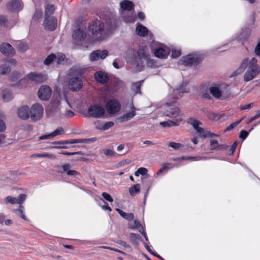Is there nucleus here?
I'll return each instance as SVG.
<instances>
[{"label": "nucleus", "mask_w": 260, "mask_h": 260, "mask_svg": "<svg viewBox=\"0 0 260 260\" xmlns=\"http://www.w3.org/2000/svg\"><path fill=\"white\" fill-rule=\"evenodd\" d=\"M43 115H30V120L29 122H35L40 120L42 118Z\"/></svg>", "instance_id": "nucleus-42"}, {"label": "nucleus", "mask_w": 260, "mask_h": 260, "mask_svg": "<svg viewBox=\"0 0 260 260\" xmlns=\"http://www.w3.org/2000/svg\"><path fill=\"white\" fill-rule=\"evenodd\" d=\"M68 176H75L79 175L80 173L76 170H69L67 173Z\"/></svg>", "instance_id": "nucleus-64"}, {"label": "nucleus", "mask_w": 260, "mask_h": 260, "mask_svg": "<svg viewBox=\"0 0 260 260\" xmlns=\"http://www.w3.org/2000/svg\"><path fill=\"white\" fill-rule=\"evenodd\" d=\"M169 164L165 163L162 165V167L156 173L157 175H160L164 171H168L169 169L168 167Z\"/></svg>", "instance_id": "nucleus-46"}, {"label": "nucleus", "mask_w": 260, "mask_h": 260, "mask_svg": "<svg viewBox=\"0 0 260 260\" xmlns=\"http://www.w3.org/2000/svg\"><path fill=\"white\" fill-rule=\"evenodd\" d=\"M174 102H171V103H167L166 104V106L169 108L170 111H168V112L170 114H175L177 113L180 112V109L177 107L175 106L174 105Z\"/></svg>", "instance_id": "nucleus-20"}, {"label": "nucleus", "mask_w": 260, "mask_h": 260, "mask_svg": "<svg viewBox=\"0 0 260 260\" xmlns=\"http://www.w3.org/2000/svg\"><path fill=\"white\" fill-rule=\"evenodd\" d=\"M98 51H99L100 57L101 59H104L108 54V51L107 50H104L102 51L98 50Z\"/></svg>", "instance_id": "nucleus-54"}, {"label": "nucleus", "mask_w": 260, "mask_h": 260, "mask_svg": "<svg viewBox=\"0 0 260 260\" xmlns=\"http://www.w3.org/2000/svg\"><path fill=\"white\" fill-rule=\"evenodd\" d=\"M44 25L46 29L54 30L57 27V19L54 17H45Z\"/></svg>", "instance_id": "nucleus-8"}, {"label": "nucleus", "mask_w": 260, "mask_h": 260, "mask_svg": "<svg viewBox=\"0 0 260 260\" xmlns=\"http://www.w3.org/2000/svg\"><path fill=\"white\" fill-rule=\"evenodd\" d=\"M135 115H122L120 117L116 118V123H122L131 120Z\"/></svg>", "instance_id": "nucleus-26"}, {"label": "nucleus", "mask_w": 260, "mask_h": 260, "mask_svg": "<svg viewBox=\"0 0 260 260\" xmlns=\"http://www.w3.org/2000/svg\"><path fill=\"white\" fill-rule=\"evenodd\" d=\"M97 140L96 137L84 139V143L90 144L95 142Z\"/></svg>", "instance_id": "nucleus-62"}, {"label": "nucleus", "mask_w": 260, "mask_h": 260, "mask_svg": "<svg viewBox=\"0 0 260 260\" xmlns=\"http://www.w3.org/2000/svg\"><path fill=\"white\" fill-rule=\"evenodd\" d=\"M84 117L87 118H90L91 117H94L96 118H106L107 117V115H83Z\"/></svg>", "instance_id": "nucleus-47"}, {"label": "nucleus", "mask_w": 260, "mask_h": 260, "mask_svg": "<svg viewBox=\"0 0 260 260\" xmlns=\"http://www.w3.org/2000/svg\"><path fill=\"white\" fill-rule=\"evenodd\" d=\"M2 96L4 101L8 102L12 99V94L8 90L5 89L2 91Z\"/></svg>", "instance_id": "nucleus-28"}, {"label": "nucleus", "mask_w": 260, "mask_h": 260, "mask_svg": "<svg viewBox=\"0 0 260 260\" xmlns=\"http://www.w3.org/2000/svg\"><path fill=\"white\" fill-rule=\"evenodd\" d=\"M182 121L181 119H176L174 120H168L166 121H162L159 123V124L163 127H170L173 126H178L180 124V123Z\"/></svg>", "instance_id": "nucleus-13"}, {"label": "nucleus", "mask_w": 260, "mask_h": 260, "mask_svg": "<svg viewBox=\"0 0 260 260\" xmlns=\"http://www.w3.org/2000/svg\"><path fill=\"white\" fill-rule=\"evenodd\" d=\"M24 209V208L23 206L20 205L19 208L18 209L16 210V212L18 215H19L22 218H23V219H24L25 220H27V219L23 213Z\"/></svg>", "instance_id": "nucleus-36"}, {"label": "nucleus", "mask_w": 260, "mask_h": 260, "mask_svg": "<svg viewBox=\"0 0 260 260\" xmlns=\"http://www.w3.org/2000/svg\"><path fill=\"white\" fill-rule=\"evenodd\" d=\"M169 146L173 148L175 150H178L182 146V144L178 143L171 142L169 144Z\"/></svg>", "instance_id": "nucleus-45"}, {"label": "nucleus", "mask_w": 260, "mask_h": 260, "mask_svg": "<svg viewBox=\"0 0 260 260\" xmlns=\"http://www.w3.org/2000/svg\"><path fill=\"white\" fill-rule=\"evenodd\" d=\"M0 51L2 53L7 56H13L15 53V50L9 43H4L0 46Z\"/></svg>", "instance_id": "nucleus-9"}, {"label": "nucleus", "mask_w": 260, "mask_h": 260, "mask_svg": "<svg viewBox=\"0 0 260 260\" xmlns=\"http://www.w3.org/2000/svg\"><path fill=\"white\" fill-rule=\"evenodd\" d=\"M88 112L89 114H105V110L101 106L95 105L88 108Z\"/></svg>", "instance_id": "nucleus-14"}, {"label": "nucleus", "mask_w": 260, "mask_h": 260, "mask_svg": "<svg viewBox=\"0 0 260 260\" xmlns=\"http://www.w3.org/2000/svg\"><path fill=\"white\" fill-rule=\"evenodd\" d=\"M69 88L73 91H76L80 89L82 86V82L81 79L78 77H74L69 81Z\"/></svg>", "instance_id": "nucleus-7"}, {"label": "nucleus", "mask_w": 260, "mask_h": 260, "mask_svg": "<svg viewBox=\"0 0 260 260\" xmlns=\"http://www.w3.org/2000/svg\"><path fill=\"white\" fill-rule=\"evenodd\" d=\"M38 93L40 99L47 101L51 97L52 90L48 86L43 85L40 87Z\"/></svg>", "instance_id": "nucleus-5"}, {"label": "nucleus", "mask_w": 260, "mask_h": 260, "mask_svg": "<svg viewBox=\"0 0 260 260\" xmlns=\"http://www.w3.org/2000/svg\"><path fill=\"white\" fill-rule=\"evenodd\" d=\"M94 77L97 82L102 84L106 83L109 80L108 75L101 71L96 72Z\"/></svg>", "instance_id": "nucleus-12"}, {"label": "nucleus", "mask_w": 260, "mask_h": 260, "mask_svg": "<svg viewBox=\"0 0 260 260\" xmlns=\"http://www.w3.org/2000/svg\"><path fill=\"white\" fill-rule=\"evenodd\" d=\"M104 123V120H97L93 122V124L95 126V128L96 129L102 131Z\"/></svg>", "instance_id": "nucleus-31"}, {"label": "nucleus", "mask_w": 260, "mask_h": 260, "mask_svg": "<svg viewBox=\"0 0 260 260\" xmlns=\"http://www.w3.org/2000/svg\"><path fill=\"white\" fill-rule=\"evenodd\" d=\"M6 129V126L5 122L0 119V133H2L5 131Z\"/></svg>", "instance_id": "nucleus-60"}, {"label": "nucleus", "mask_w": 260, "mask_h": 260, "mask_svg": "<svg viewBox=\"0 0 260 260\" xmlns=\"http://www.w3.org/2000/svg\"><path fill=\"white\" fill-rule=\"evenodd\" d=\"M199 120L195 119L193 117H190L187 119V123L190 124L191 125L194 126L199 121Z\"/></svg>", "instance_id": "nucleus-52"}, {"label": "nucleus", "mask_w": 260, "mask_h": 260, "mask_svg": "<svg viewBox=\"0 0 260 260\" xmlns=\"http://www.w3.org/2000/svg\"><path fill=\"white\" fill-rule=\"evenodd\" d=\"M208 118L212 121H217L219 120L223 115H208Z\"/></svg>", "instance_id": "nucleus-51"}, {"label": "nucleus", "mask_w": 260, "mask_h": 260, "mask_svg": "<svg viewBox=\"0 0 260 260\" xmlns=\"http://www.w3.org/2000/svg\"><path fill=\"white\" fill-rule=\"evenodd\" d=\"M229 147H230L229 146H228L227 145L221 144V145H219L217 150H221V151L227 150H228Z\"/></svg>", "instance_id": "nucleus-63"}, {"label": "nucleus", "mask_w": 260, "mask_h": 260, "mask_svg": "<svg viewBox=\"0 0 260 260\" xmlns=\"http://www.w3.org/2000/svg\"><path fill=\"white\" fill-rule=\"evenodd\" d=\"M26 78L36 83H41L47 80V76L41 73L31 72L26 75Z\"/></svg>", "instance_id": "nucleus-4"}, {"label": "nucleus", "mask_w": 260, "mask_h": 260, "mask_svg": "<svg viewBox=\"0 0 260 260\" xmlns=\"http://www.w3.org/2000/svg\"><path fill=\"white\" fill-rule=\"evenodd\" d=\"M181 55L180 50H172L171 56L173 58H177Z\"/></svg>", "instance_id": "nucleus-58"}, {"label": "nucleus", "mask_w": 260, "mask_h": 260, "mask_svg": "<svg viewBox=\"0 0 260 260\" xmlns=\"http://www.w3.org/2000/svg\"><path fill=\"white\" fill-rule=\"evenodd\" d=\"M210 146H211V148H210L211 150L217 149V148L219 146L218 141L216 140H211L210 141Z\"/></svg>", "instance_id": "nucleus-43"}, {"label": "nucleus", "mask_w": 260, "mask_h": 260, "mask_svg": "<svg viewBox=\"0 0 260 260\" xmlns=\"http://www.w3.org/2000/svg\"><path fill=\"white\" fill-rule=\"evenodd\" d=\"M28 48V46L27 44H20L19 45L18 49L21 52H24L27 50Z\"/></svg>", "instance_id": "nucleus-56"}, {"label": "nucleus", "mask_w": 260, "mask_h": 260, "mask_svg": "<svg viewBox=\"0 0 260 260\" xmlns=\"http://www.w3.org/2000/svg\"><path fill=\"white\" fill-rule=\"evenodd\" d=\"M243 118H242L234 122L231 123L230 125H229L228 126L226 127V128L224 130V132L230 131L233 129L234 127H235L242 120Z\"/></svg>", "instance_id": "nucleus-33"}, {"label": "nucleus", "mask_w": 260, "mask_h": 260, "mask_svg": "<svg viewBox=\"0 0 260 260\" xmlns=\"http://www.w3.org/2000/svg\"><path fill=\"white\" fill-rule=\"evenodd\" d=\"M88 30L93 36L96 37L98 40H102L103 38H101L99 35H101L104 30V23L98 20H96L91 22L88 26Z\"/></svg>", "instance_id": "nucleus-2"}, {"label": "nucleus", "mask_w": 260, "mask_h": 260, "mask_svg": "<svg viewBox=\"0 0 260 260\" xmlns=\"http://www.w3.org/2000/svg\"><path fill=\"white\" fill-rule=\"evenodd\" d=\"M154 53L156 57L159 58H165L167 56V52L164 49L162 48H159L155 49Z\"/></svg>", "instance_id": "nucleus-24"}, {"label": "nucleus", "mask_w": 260, "mask_h": 260, "mask_svg": "<svg viewBox=\"0 0 260 260\" xmlns=\"http://www.w3.org/2000/svg\"><path fill=\"white\" fill-rule=\"evenodd\" d=\"M137 54L140 59H148V57H149V54L148 53L147 49L145 48L139 49Z\"/></svg>", "instance_id": "nucleus-22"}, {"label": "nucleus", "mask_w": 260, "mask_h": 260, "mask_svg": "<svg viewBox=\"0 0 260 260\" xmlns=\"http://www.w3.org/2000/svg\"><path fill=\"white\" fill-rule=\"evenodd\" d=\"M5 200L8 203H10L11 204H17V200L16 198H13L11 196H8L5 199Z\"/></svg>", "instance_id": "nucleus-44"}, {"label": "nucleus", "mask_w": 260, "mask_h": 260, "mask_svg": "<svg viewBox=\"0 0 260 260\" xmlns=\"http://www.w3.org/2000/svg\"><path fill=\"white\" fill-rule=\"evenodd\" d=\"M86 36L85 31L82 29L79 28L74 31L72 35L73 39L77 42H80L83 40Z\"/></svg>", "instance_id": "nucleus-11"}, {"label": "nucleus", "mask_w": 260, "mask_h": 260, "mask_svg": "<svg viewBox=\"0 0 260 260\" xmlns=\"http://www.w3.org/2000/svg\"><path fill=\"white\" fill-rule=\"evenodd\" d=\"M249 134V132L245 130H242L239 134V138L243 140L246 139Z\"/></svg>", "instance_id": "nucleus-48"}, {"label": "nucleus", "mask_w": 260, "mask_h": 260, "mask_svg": "<svg viewBox=\"0 0 260 260\" xmlns=\"http://www.w3.org/2000/svg\"><path fill=\"white\" fill-rule=\"evenodd\" d=\"M90 60L91 61H95L100 58L99 55V51L98 50L93 51L89 56Z\"/></svg>", "instance_id": "nucleus-34"}, {"label": "nucleus", "mask_w": 260, "mask_h": 260, "mask_svg": "<svg viewBox=\"0 0 260 260\" xmlns=\"http://www.w3.org/2000/svg\"><path fill=\"white\" fill-rule=\"evenodd\" d=\"M136 32L139 36L144 37L147 35L148 29L145 26L139 25L136 28Z\"/></svg>", "instance_id": "nucleus-21"}, {"label": "nucleus", "mask_w": 260, "mask_h": 260, "mask_svg": "<svg viewBox=\"0 0 260 260\" xmlns=\"http://www.w3.org/2000/svg\"><path fill=\"white\" fill-rule=\"evenodd\" d=\"M64 133V129L62 127H58L54 131L52 132L51 135L52 137H54L57 135H60Z\"/></svg>", "instance_id": "nucleus-38"}, {"label": "nucleus", "mask_w": 260, "mask_h": 260, "mask_svg": "<svg viewBox=\"0 0 260 260\" xmlns=\"http://www.w3.org/2000/svg\"><path fill=\"white\" fill-rule=\"evenodd\" d=\"M21 75L20 72H14L10 76V80L12 81H15L16 80L19 79Z\"/></svg>", "instance_id": "nucleus-40"}, {"label": "nucleus", "mask_w": 260, "mask_h": 260, "mask_svg": "<svg viewBox=\"0 0 260 260\" xmlns=\"http://www.w3.org/2000/svg\"><path fill=\"white\" fill-rule=\"evenodd\" d=\"M140 172V175L144 176L147 174L148 170L146 168L144 167H141L138 169Z\"/></svg>", "instance_id": "nucleus-61"}, {"label": "nucleus", "mask_w": 260, "mask_h": 260, "mask_svg": "<svg viewBox=\"0 0 260 260\" xmlns=\"http://www.w3.org/2000/svg\"><path fill=\"white\" fill-rule=\"evenodd\" d=\"M130 239L134 244L137 246L139 245V240L143 241L141 237L139 234L135 233H131L130 234Z\"/></svg>", "instance_id": "nucleus-27"}, {"label": "nucleus", "mask_w": 260, "mask_h": 260, "mask_svg": "<svg viewBox=\"0 0 260 260\" xmlns=\"http://www.w3.org/2000/svg\"><path fill=\"white\" fill-rule=\"evenodd\" d=\"M115 210L120 214V215L123 218L127 220H132L134 219V215L133 213H127L123 212L122 210L119 208H116Z\"/></svg>", "instance_id": "nucleus-17"}, {"label": "nucleus", "mask_w": 260, "mask_h": 260, "mask_svg": "<svg viewBox=\"0 0 260 260\" xmlns=\"http://www.w3.org/2000/svg\"><path fill=\"white\" fill-rule=\"evenodd\" d=\"M213 137H219L218 135L211 133L209 131L205 132V134H203L201 136L202 138H212Z\"/></svg>", "instance_id": "nucleus-41"}, {"label": "nucleus", "mask_w": 260, "mask_h": 260, "mask_svg": "<svg viewBox=\"0 0 260 260\" xmlns=\"http://www.w3.org/2000/svg\"><path fill=\"white\" fill-rule=\"evenodd\" d=\"M30 112V114H43L44 109L41 104L36 103L31 106Z\"/></svg>", "instance_id": "nucleus-15"}, {"label": "nucleus", "mask_w": 260, "mask_h": 260, "mask_svg": "<svg viewBox=\"0 0 260 260\" xmlns=\"http://www.w3.org/2000/svg\"><path fill=\"white\" fill-rule=\"evenodd\" d=\"M26 198V195L25 194H20L18 198H17V204L21 205L22 204Z\"/></svg>", "instance_id": "nucleus-49"}, {"label": "nucleus", "mask_w": 260, "mask_h": 260, "mask_svg": "<svg viewBox=\"0 0 260 260\" xmlns=\"http://www.w3.org/2000/svg\"><path fill=\"white\" fill-rule=\"evenodd\" d=\"M29 111L30 109L27 105H22L17 109L18 114H27Z\"/></svg>", "instance_id": "nucleus-30"}, {"label": "nucleus", "mask_w": 260, "mask_h": 260, "mask_svg": "<svg viewBox=\"0 0 260 260\" xmlns=\"http://www.w3.org/2000/svg\"><path fill=\"white\" fill-rule=\"evenodd\" d=\"M32 156H37L39 157H46L51 159L56 158L55 156L51 153H36L32 155Z\"/></svg>", "instance_id": "nucleus-29"}, {"label": "nucleus", "mask_w": 260, "mask_h": 260, "mask_svg": "<svg viewBox=\"0 0 260 260\" xmlns=\"http://www.w3.org/2000/svg\"><path fill=\"white\" fill-rule=\"evenodd\" d=\"M11 68L8 62L5 61L0 65V74L6 75L10 72Z\"/></svg>", "instance_id": "nucleus-18"}, {"label": "nucleus", "mask_w": 260, "mask_h": 260, "mask_svg": "<svg viewBox=\"0 0 260 260\" xmlns=\"http://www.w3.org/2000/svg\"><path fill=\"white\" fill-rule=\"evenodd\" d=\"M65 58L64 55L62 54H58L57 56L55 55V61L57 64H60L64 61Z\"/></svg>", "instance_id": "nucleus-39"}, {"label": "nucleus", "mask_w": 260, "mask_h": 260, "mask_svg": "<svg viewBox=\"0 0 260 260\" xmlns=\"http://www.w3.org/2000/svg\"><path fill=\"white\" fill-rule=\"evenodd\" d=\"M210 92L211 94L216 99H219L222 95L221 91L218 87L213 86L210 88Z\"/></svg>", "instance_id": "nucleus-19"}, {"label": "nucleus", "mask_w": 260, "mask_h": 260, "mask_svg": "<svg viewBox=\"0 0 260 260\" xmlns=\"http://www.w3.org/2000/svg\"><path fill=\"white\" fill-rule=\"evenodd\" d=\"M102 196L106 201L109 202H113V200L111 196L108 193L104 192L102 193Z\"/></svg>", "instance_id": "nucleus-50"}, {"label": "nucleus", "mask_w": 260, "mask_h": 260, "mask_svg": "<svg viewBox=\"0 0 260 260\" xmlns=\"http://www.w3.org/2000/svg\"><path fill=\"white\" fill-rule=\"evenodd\" d=\"M7 8L11 11H20L22 8V4L18 0H12L8 4Z\"/></svg>", "instance_id": "nucleus-10"}, {"label": "nucleus", "mask_w": 260, "mask_h": 260, "mask_svg": "<svg viewBox=\"0 0 260 260\" xmlns=\"http://www.w3.org/2000/svg\"><path fill=\"white\" fill-rule=\"evenodd\" d=\"M142 82V81L138 82L132 84V89L136 94L140 93V87L141 86Z\"/></svg>", "instance_id": "nucleus-32"}, {"label": "nucleus", "mask_w": 260, "mask_h": 260, "mask_svg": "<svg viewBox=\"0 0 260 260\" xmlns=\"http://www.w3.org/2000/svg\"><path fill=\"white\" fill-rule=\"evenodd\" d=\"M114 125V122L113 121L106 122L104 121L103 127H102L103 128L102 131H107V130L109 129V128H110L111 127L113 126Z\"/></svg>", "instance_id": "nucleus-37"}, {"label": "nucleus", "mask_w": 260, "mask_h": 260, "mask_svg": "<svg viewBox=\"0 0 260 260\" xmlns=\"http://www.w3.org/2000/svg\"><path fill=\"white\" fill-rule=\"evenodd\" d=\"M120 5L121 9H123L124 10L131 11L134 7L133 3L128 0H124L122 1Z\"/></svg>", "instance_id": "nucleus-16"}, {"label": "nucleus", "mask_w": 260, "mask_h": 260, "mask_svg": "<svg viewBox=\"0 0 260 260\" xmlns=\"http://www.w3.org/2000/svg\"><path fill=\"white\" fill-rule=\"evenodd\" d=\"M257 59L252 57L249 61L248 58L242 60L239 68L234 73L235 75L242 73L247 67L248 69L244 75V80L248 82L254 79L259 73L260 67L257 64Z\"/></svg>", "instance_id": "nucleus-1"}, {"label": "nucleus", "mask_w": 260, "mask_h": 260, "mask_svg": "<svg viewBox=\"0 0 260 260\" xmlns=\"http://www.w3.org/2000/svg\"><path fill=\"white\" fill-rule=\"evenodd\" d=\"M116 243L118 244H120V245L123 246V247H124L126 248H127V249L131 248V247L128 244H127L125 242L123 241L122 240H117Z\"/></svg>", "instance_id": "nucleus-57"}, {"label": "nucleus", "mask_w": 260, "mask_h": 260, "mask_svg": "<svg viewBox=\"0 0 260 260\" xmlns=\"http://www.w3.org/2000/svg\"><path fill=\"white\" fill-rule=\"evenodd\" d=\"M202 60V58L196 54H190L182 57L179 63L185 66L195 65L199 64Z\"/></svg>", "instance_id": "nucleus-3"}, {"label": "nucleus", "mask_w": 260, "mask_h": 260, "mask_svg": "<svg viewBox=\"0 0 260 260\" xmlns=\"http://www.w3.org/2000/svg\"><path fill=\"white\" fill-rule=\"evenodd\" d=\"M106 107L110 114H115L119 112L121 106L118 101L111 100L107 102Z\"/></svg>", "instance_id": "nucleus-6"}, {"label": "nucleus", "mask_w": 260, "mask_h": 260, "mask_svg": "<svg viewBox=\"0 0 260 260\" xmlns=\"http://www.w3.org/2000/svg\"><path fill=\"white\" fill-rule=\"evenodd\" d=\"M55 55L51 54L48 55L45 59L44 63L46 65H49L54 60H55Z\"/></svg>", "instance_id": "nucleus-35"}, {"label": "nucleus", "mask_w": 260, "mask_h": 260, "mask_svg": "<svg viewBox=\"0 0 260 260\" xmlns=\"http://www.w3.org/2000/svg\"><path fill=\"white\" fill-rule=\"evenodd\" d=\"M140 224L141 223L139 221L135 220L132 224L129 225V228L132 229H137Z\"/></svg>", "instance_id": "nucleus-59"}, {"label": "nucleus", "mask_w": 260, "mask_h": 260, "mask_svg": "<svg viewBox=\"0 0 260 260\" xmlns=\"http://www.w3.org/2000/svg\"><path fill=\"white\" fill-rule=\"evenodd\" d=\"M237 145H238V142L237 141H235L233 143V144L231 147L230 150H229V155H233L234 154V152L236 148L237 147Z\"/></svg>", "instance_id": "nucleus-55"}, {"label": "nucleus", "mask_w": 260, "mask_h": 260, "mask_svg": "<svg viewBox=\"0 0 260 260\" xmlns=\"http://www.w3.org/2000/svg\"><path fill=\"white\" fill-rule=\"evenodd\" d=\"M56 168H62L64 172H67L69 170V169L71 168V166L69 164H66L62 166L57 165L56 166Z\"/></svg>", "instance_id": "nucleus-53"}, {"label": "nucleus", "mask_w": 260, "mask_h": 260, "mask_svg": "<svg viewBox=\"0 0 260 260\" xmlns=\"http://www.w3.org/2000/svg\"><path fill=\"white\" fill-rule=\"evenodd\" d=\"M55 9L54 5L47 4L45 8V17H50V16L53 14Z\"/></svg>", "instance_id": "nucleus-23"}, {"label": "nucleus", "mask_w": 260, "mask_h": 260, "mask_svg": "<svg viewBox=\"0 0 260 260\" xmlns=\"http://www.w3.org/2000/svg\"><path fill=\"white\" fill-rule=\"evenodd\" d=\"M140 192V185L139 184H136L129 188V192L131 196L134 197L137 193Z\"/></svg>", "instance_id": "nucleus-25"}]
</instances>
